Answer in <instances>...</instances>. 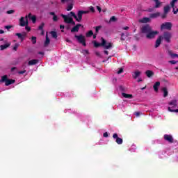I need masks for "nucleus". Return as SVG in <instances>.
Wrapping results in <instances>:
<instances>
[{
  "instance_id": "obj_1",
  "label": "nucleus",
  "mask_w": 178,
  "mask_h": 178,
  "mask_svg": "<svg viewBox=\"0 0 178 178\" xmlns=\"http://www.w3.org/2000/svg\"><path fill=\"white\" fill-rule=\"evenodd\" d=\"M141 31L142 33L147 34L146 37L149 40L155 38V35H157V34H159V33L157 31H152V28H151V26H149V25L143 26L141 29Z\"/></svg>"
},
{
  "instance_id": "obj_2",
  "label": "nucleus",
  "mask_w": 178,
  "mask_h": 178,
  "mask_svg": "<svg viewBox=\"0 0 178 178\" xmlns=\"http://www.w3.org/2000/svg\"><path fill=\"white\" fill-rule=\"evenodd\" d=\"M93 44L95 47V48H98V47H104L106 49H109V48L112 47V43H108L106 42V40L104 39V38H102V43H98L96 41L93 42Z\"/></svg>"
},
{
  "instance_id": "obj_3",
  "label": "nucleus",
  "mask_w": 178,
  "mask_h": 178,
  "mask_svg": "<svg viewBox=\"0 0 178 178\" xmlns=\"http://www.w3.org/2000/svg\"><path fill=\"white\" fill-rule=\"evenodd\" d=\"M61 17L64 19L65 23H67V24H72V26H74L76 24L74 21H73V18L69 17V15H65L63 14H61Z\"/></svg>"
},
{
  "instance_id": "obj_4",
  "label": "nucleus",
  "mask_w": 178,
  "mask_h": 178,
  "mask_svg": "<svg viewBox=\"0 0 178 178\" xmlns=\"http://www.w3.org/2000/svg\"><path fill=\"white\" fill-rule=\"evenodd\" d=\"M1 81L2 83H6V86H10V84H13L16 81L15 79H8V76L4 75L1 77Z\"/></svg>"
},
{
  "instance_id": "obj_5",
  "label": "nucleus",
  "mask_w": 178,
  "mask_h": 178,
  "mask_svg": "<svg viewBox=\"0 0 178 178\" xmlns=\"http://www.w3.org/2000/svg\"><path fill=\"white\" fill-rule=\"evenodd\" d=\"M90 11L88 10H79L78 11L77 15H76V18H75V19L76 20V22H79V23H80V22H81V19H83V15H86L87 13H89Z\"/></svg>"
},
{
  "instance_id": "obj_6",
  "label": "nucleus",
  "mask_w": 178,
  "mask_h": 178,
  "mask_svg": "<svg viewBox=\"0 0 178 178\" xmlns=\"http://www.w3.org/2000/svg\"><path fill=\"white\" fill-rule=\"evenodd\" d=\"M170 107H168L169 112H178V109L173 110L172 108H176L177 106V100H172L169 103Z\"/></svg>"
},
{
  "instance_id": "obj_7",
  "label": "nucleus",
  "mask_w": 178,
  "mask_h": 178,
  "mask_svg": "<svg viewBox=\"0 0 178 178\" xmlns=\"http://www.w3.org/2000/svg\"><path fill=\"white\" fill-rule=\"evenodd\" d=\"M75 38H76L78 42H79V44H82V45L83 47H86V37H84L83 35H75Z\"/></svg>"
},
{
  "instance_id": "obj_8",
  "label": "nucleus",
  "mask_w": 178,
  "mask_h": 178,
  "mask_svg": "<svg viewBox=\"0 0 178 178\" xmlns=\"http://www.w3.org/2000/svg\"><path fill=\"white\" fill-rule=\"evenodd\" d=\"M29 25V20L27 19V16L24 18V17H22L19 19V26L21 27H24V26Z\"/></svg>"
},
{
  "instance_id": "obj_9",
  "label": "nucleus",
  "mask_w": 178,
  "mask_h": 178,
  "mask_svg": "<svg viewBox=\"0 0 178 178\" xmlns=\"http://www.w3.org/2000/svg\"><path fill=\"white\" fill-rule=\"evenodd\" d=\"M161 30H172V23L165 22L161 24Z\"/></svg>"
},
{
  "instance_id": "obj_10",
  "label": "nucleus",
  "mask_w": 178,
  "mask_h": 178,
  "mask_svg": "<svg viewBox=\"0 0 178 178\" xmlns=\"http://www.w3.org/2000/svg\"><path fill=\"white\" fill-rule=\"evenodd\" d=\"M163 38L166 41V42H170V38H172V33L170 32H164L163 35Z\"/></svg>"
},
{
  "instance_id": "obj_11",
  "label": "nucleus",
  "mask_w": 178,
  "mask_h": 178,
  "mask_svg": "<svg viewBox=\"0 0 178 178\" xmlns=\"http://www.w3.org/2000/svg\"><path fill=\"white\" fill-rule=\"evenodd\" d=\"M113 138L115 140V143H117V144L118 145L123 144V139L119 138V136H118V134H114L113 135Z\"/></svg>"
},
{
  "instance_id": "obj_12",
  "label": "nucleus",
  "mask_w": 178,
  "mask_h": 178,
  "mask_svg": "<svg viewBox=\"0 0 178 178\" xmlns=\"http://www.w3.org/2000/svg\"><path fill=\"white\" fill-rule=\"evenodd\" d=\"M178 0H172L170 3L171 5V7L173 9V13L174 15H177V12H178V8L175 9V3H176V2H177Z\"/></svg>"
},
{
  "instance_id": "obj_13",
  "label": "nucleus",
  "mask_w": 178,
  "mask_h": 178,
  "mask_svg": "<svg viewBox=\"0 0 178 178\" xmlns=\"http://www.w3.org/2000/svg\"><path fill=\"white\" fill-rule=\"evenodd\" d=\"M80 27H81V24H76L75 26H74L72 29V30H71L72 33H76V32L79 31V30L80 29Z\"/></svg>"
},
{
  "instance_id": "obj_14",
  "label": "nucleus",
  "mask_w": 178,
  "mask_h": 178,
  "mask_svg": "<svg viewBox=\"0 0 178 178\" xmlns=\"http://www.w3.org/2000/svg\"><path fill=\"white\" fill-rule=\"evenodd\" d=\"M164 139L168 143H173V137L171 135H164Z\"/></svg>"
},
{
  "instance_id": "obj_15",
  "label": "nucleus",
  "mask_w": 178,
  "mask_h": 178,
  "mask_svg": "<svg viewBox=\"0 0 178 178\" xmlns=\"http://www.w3.org/2000/svg\"><path fill=\"white\" fill-rule=\"evenodd\" d=\"M27 19H30L31 20H32L33 23H35V22L37 21V17H35V15H31V14H29L28 15H26Z\"/></svg>"
},
{
  "instance_id": "obj_16",
  "label": "nucleus",
  "mask_w": 178,
  "mask_h": 178,
  "mask_svg": "<svg viewBox=\"0 0 178 178\" xmlns=\"http://www.w3.org/2000/svg\"><path fill=\"white\" fill-rule=\"evenodd\" d=\"M151 22V19L148 17H143L139 19V23H149Z\"/></svg>"
},
{
  "instance_id": "obj_17",
  "label": "nucleus",
  "mask_w": 178,
  "mask_h": 178,
  "mask_svg": "<svg viewBox=\"0 0 178 178\" xmlns=\"http://www.w3.org/2000/svg\"><path fill=\"white\" fill-rule=\"evenodd\" d=\"M161 42H162V36H159L158 39L156 40L155 48H158V47L161 45Z\"/></svg>"
},
{
  "instance_id": "obj_18",
  "label": "nucleus",
  "mask_w": 178,
  "mask_h": 178,
  "mask_svg": "<svg viewBox=\"0 0 178 178\" xmlns=\"http://www.w3.org/2000/svg\"><path fill=\"white\" fill-rule=\"evenodd\" d=\"M37 63H38V60L33 59V60H29L28 63V65H29V66H33L34 65H37Z\"/></svg>"
},
{
  "instance_id": "obj_19",
  "label": "nucleus",
  "mask_w": 178,
  "mask_h": 178,
  "mask_svg": "<svg viewBox=\"0 0 178 178\" xmlns=\"http://www.w3.org/2000/svg\"><path fill=\"white\" fill-rule=\"evenodd\" d=\"M161 86V82L157 81L154 83L153 88L156 92H158V89L159 88V86Z\"/></svg>"
},
{
  "instance_id": "obj_20",
  "label": "nucleus",
  "mask_w": 178,
  "mask_h": 178,
  "mask_svg": "<svg viewBox=\"0 0 178 178\" xmlns=\"http://www.w3.org/2000/svg\"><path fill=\"white\" fill-rule=\"evenodd\" d=\"M155 2L154 8L156 9H158V8H161V6L162 5V2L159 1V0H153Z\"/></svg>"
},
{
  "instance_id": "obj_21",
  "label": "nucleus",
  "mask_w": 178,
  "mask_h": 178,
  "mask_svg": "<svg viewBox=\"0 0 178 178\" xmlns=\"http://www.w3.org/2000/svg\"><path fill=\"white\" fill-rule=\"evenodd\" d=\"M161 16V13H154L150 15L151 19H156V17H159Z\"/></svg>"
},
{
  "instance_id": "obj_22",
  "label": "nucleus",
  "mask_w": 178,
  "mask_h": 178,
  "mask_svg": "<svg viewBox=\"0 0 178 178\" xmlns=\"http://www.w3.org/2000/svg\"><path fill=\"white\" fill-rule=\"evenodd\" d=\"M10 47V43H6L5 44H2L0 46L1 51H3V49H6V48Z\"/></svg>"
},
{
  "instance_id": "obj_23",
  "label": "nucleus",
  "mask_w": 178,
  "mask_h": 178,
  "mask_svg": "<svg viewBox=\"0 0 178 178\" xmlns=\"http://www.w3.org/2000/svg\"><path fill=\"white\" fill-rule=\"evenodd\" d=\"M145 74L147 77L151 78L152 76H154V73L151 70H147L145 72Z\"/></svg>"
},
{
  "instance_id": "obj_24",
  "label": "nucleus",
  "mask_w": 178,
  "mask_h": 178,
  "mask_svg": "<svg viewBox=\"0 0 178 178\" xmlns=\"http://www.w3.org/2000/svg\"><path fill=\"white\" fill-rule=\"evenodd\" d=\"M141 74V72L137 70V71H135L133 74V77L134 79H137V77H139V76H140Z\"/></svg>"
},
{
  "instance_id": "obj_25",
  "label": "nucleus",
  "mask_w": 178,
  "mask_h": 178,
  "mask_svg": "<svg viewBox=\"0 0 178 178\" xmlns=\"http://www.w3.org/2000/svg\"><path fill=\"white\" fill-rule=\"evenodd\" d=\"M51 16H53V21L54 22H58V20H59V18L58 17V16H56L55 15L54 12H50L49 13Z\"/></svg>"
},
{
  "instance_id": "obj_26",
  "label": "nucleus",
  "mask_w": 178,
  "mask_h": 178,
  "mask_svg": "<svg viewBox=\"0 0 178 178\" xmlns=\"http://www.w3.org/2000/svg\"><path fill=\"white\" fill-rule=\"evenodd\" d=\"M45 26V24H44V22H42L38 27V30H40L42 32H41V34L42 35H44V26Z\"/></svg>"
},
{
  "instance_id": "obj_27",
  "label": "nucleus",
  "mask_w": 178,
  "mask_h": 178,
  "mask_svg": "<svg viewBox=\"0 0 178 178\" xmlns=\"http://www.w3.org/2000/svg\"><path fill=\"white\" fill-rule=\"evenodd\" d=\"M122 97H124V98H128L129 99H131V98H133V95L122 93Z\"/></svg>"
},
{
  "instance_id": "obj_28",
  "label": "nucleus",
  "mask_w": 178,
  "mask_h": 178,
  "mask_svg": "<svg viewBox=\"0 0 178 178\" xmlns=\"http://www.w3.org/2000/svg\"><path fill=\"white\" fill-rule=\"evenodd\" d=\"M50 40L49 38H48V35H46V40L44 42V47H48L49 44Z\"/></svg>"
},
{
  "instance_id": "obj_29",
  "label": "nucleus",
  "mask_w": 178,
  "mask_h": 178,
  "mask_svg": "<svg viewBox=\"0 0 178 178\" xmlns=\"http://www.w3.org/2000/svg\"><path fill=\"white\" fill-rule=\"evenodd\" d=\"M162 91H163V93H164L163 97H168V88H163Z\"/></svg>"
},
{
  "instance_id": "obj_30",
  "label": "nucleus",
  "mask_w": 178,
  "mask_h": 178,
  "mask_svg": "<svg viewBox=\"0 0 178 178\" xmlns=\"http://www.w3.org/2000/svg\"><path fill=\"white\" fill-rule=\"evenodd\" d=\"M66 9L67 12H70V10H72V9H73V4L72 3L67 4Z\"/></svg>"
},
{
  "instance_id": "obj_31",
  "label": "nucleus",
  "mask_w": 178,
  "mask_h": 178,
  "mask_svg": "<svg viewBox=\"0 0 178 178\" xmlns=\"http://www.w3.org/2000/svg\"><path fill=\"white\" fill-rule=\"evenodd\" d=\"M169 10H170V6H165L164 7V13H168Z\"/></svg>"
},
{
  "instance_id": "obj_32",
  "label": "nucleus",
  "mask_w": 178,
  "mask_h": 178,
  "mask_svg": "<svg viewBox=\"0 0 178 178\" xmlns=\"http://www.w3.org/2000/svg\"><path fill=\"white\" fill-rule=\"evenodd\" d=\"M15 35H17V37H18V38H19L22 41L24 40V38L23 37V35H22V33H17Z\"/></svg>"
},
{
  "instance_id": "obj_33",
  "label": "nucleus",
  "mask_w": 178,
  "mask_h": 178,
  "mask_svg": "<svg viewBox=\"0 0 178 178\" xmlns=\"http://www.w3.org/2000/svg\"><path fill=\"white\" fill-rule=\"evenodd\" d=\"M51 35L53 37V38H58V35H57L56 32H55V31H51Z\"/></svg>"
},
{
  "instance_id": "obj_34",
  "label": "nucleus",
  "mask_w": 178,
  "mask_h": 178,
  "mask_svg": "<svg viewBox=\"0 0 178 178\" xmlns=\"http://www.w3.org/2000/svg\"><path fill=\"white\" fill-rule=\"evenodd\" d=\"M94 33L92 32V31H89L87 33H86V37H91V35H93Z\"/></svg>"
},
{
  "instance_id": "obj_35",
  "label": "nucleus",
  "mask_w": 178,
  "mask_h": 178,
  "mask_svg": "<svg viewBox=\"0 0 178 178\" xmlns=\"http://www.w3.org/2000/svg\"><path fill=\"white\" fill-rule=\"evenodd\" d=\"M129 151H131V152H136V145H133Z\"/></svg>"
},
{
  "instance_id": "obj_36",
  "label": "nucleus",
  "mask_w": 178,
  "mask_h": 178,
  "mask_svg": "<svg viewBox=\"0 0 178 178\" xmlns=\"http://www.w3.org/2000/svg\"><path fill=\"white\" fill-rule=\"evenodd\" d=\"M31 41H32L33 44H35L37 42V38L35 36H33L31 38Z\"/></svg>"
},
{
  "instance_id": "obj_37",
  "label": "nucleus",
  "mask_w": 178,
  "mask_h": 178,
  "mask_svg": "<svg viewBox=\"0 0 178 178\" xmlns=\"http://www.w3.org/2000/svg\"><path fill=\"white\" fill-rule=\"evenodd\" d=\"M111 22H116V17L115 16L111 17L109 23H111Z\"/></svg>"
},
{
  "instance_id": "obj_38",
  "label": "nucleus",
  "mask_w": 178,
  "mask_h": 178,
  "mask_svg": "<svg viewBox=\"0 0 178 178\" xmlns=\"http://www.w3.org/2000/svg\"><path fill=\"white\" fill-rule=\"evenodd\" d=\"M70 15L72 16V17H74V19H77V15H76V14L73 12H70Z\"/></svg>"
},
{
  "instance_id": "obj_39",
  "label": "nucleus",
  "mask_w": 178,
  "mask_h": 178,
  "mask_svg": "<svg viewBox=\"0 0 178 178\" xmlns=\"http://www.w3.org/2000/svg\"><path fill=\"white\" fill-rule=\"evenodd\" d=\"M120 40L122 41H124V40H126V37H124V33H121V38H120Z\"/></svg>"
},
{
  "instance_id": "obj_40",
  "label": "nucleus",
  "mask_w": 178,
  "mask_h": 178,
  "mask_svg": "<svg viewBox=\"0 0 178 178\" xmlns=\"http://www.w3.org/2000/svg\"><path fill=\"white\" fill-rule=\"evenodd\" d=\"M62 5H65V3H67L69 2V0H60Z\"/></svg>"
},
{
  "instance_id": "obj_41",
  "label": "nucleus",
  "mask_w": 178,
  "mask_h": 178,
  "mask_svg": "<svg viewBox=\"0 0 178 178\" xmlns=\"http://www.w3.org/2000/svg\"><path fill=\"white\" fill-rule=\"evenodd\" d=\"M17 48H19V44L16 43L13 47L14 51H17Z\"/></svg>"
},
{
  "instance_id": "obj_42",
  "label": "nucleus",
  "mask_w": 178,
  "mask_h": 178,
  "mask_svg": "<svg viewBox=\"0 0 178 178\" xmlns=\"http://www.w3.org/2000/svg\"><path fill=\"white\" fill-rule=\"evenodd\" d=\"M178 61H176L175 60H170L169 63H171V65H176V63H177Z\"/></svg>"
},
{
  "instance_id": "obj_43",
  "label": "nucleus",
  "mask_w": 178,
  "mask_h": 178,
  "mask_svg": "<svg viewBox=\"0 0 178 178\" xmlns=\"http://www.w3.org/2000/svg\"><path fill=\"white\" fill-rule=\"evenodd\" d=\"M101 26H96L95 28V31L96 33H98L99 31V30H101Z\"/></svg>"
},
{
  "instance_id": "obj_44",
  "label": "nucleus",
  "mask_w": 178,
  "mask_h": 178,
  "mask_svg": "<svg viewBox=\"0 0 178 178\" xmlns=\"http://www.w3.org/2000/svg\"><path fill=\"white\" fill-rule=\"evenodd\" d=\"M170 56H171V58H178V54H171Z\"/></svg>"
},
{
  "instance_id": "obj_45",
  "label": "nucleus",
  "mask_w": 178,
  "mask_h": 178,
  "mask_svg": "<svg viewBox=\"0 0 178 178\" xmlns=\"http://www.w3.org/2000/svg\"><path fill=\"white\" fill-rule=\"evenodd\" d=\"M12 13H15V11L13 10H10L7 11L8 15H12Z\"/></svg>"
},
{
  "instance_id": "obj_46",
  "label": "nucleus",
  "mask_w": 178,
  "mask_h": 178,
  "mask_svg": "<svg viewBox=\"0 0 178 178\" xmlns=\"http://www.w3.org/2000/svg\"><path fill=\"white\" fill-rule=\"evenodd\" d=\"M18 74H24V73H26V70H23V71H19L17 72Z\"/></svg>"
},
{
  "instance_id": "obj_47",
  "label": "nucleus",
  "mask_w": 178,
  "mask_h": 178,
  "mask_svg": "<svg viewBox=\"0 0 178 178\" xmlns=\"http://www.w3.org/2000/svg\"><path fill=\"white\" fill-rule=\"evenodd\" d=\"M121 73H123V68H120V70L118 71V74H120Z\"/></svg>"
},
{
  "instance_id": "obj_48",
  "label": "nucleus",
  "mask_w": 178,
  "mask_h": 178,
  "mask_svg": "<svg viewBox=\"0 0 178 178\" xmlns=\"http://www.w3.org/2000/svg\"><path fill=\"white\" fill-rule=\"evenodd\" d=\"M25 26H26L25 29H26V30H27V31H30L31 30V28H30V26H29L27 25H25Z\"/></svg>"
},
{
  "instance_id": "obj_49",
  "label": "nucleus",
  "mask_w": 178,
  "mask_h": 178,
  "mask_svg": "<svg viewBox=\"0 0 178 178\" xmlns=\"http://www.w3.org/2000/svg\"><path fill=\"white\" fill-rule=\"evenodd\" d=\"M134 115H135L137 118H138V116H140V115H141V113H140V112H136V113H134Z\"/></svg>"
},
{
  "instance_id": "obj_50",
  "label": "nucleus",
  "mask_w": 178,
  "mask_h": 178,
  "mask_svg": "<svg viewBox=\"0 0 178 178\" xmlns=\"http://www.w3.org/2000/svg\"><path fill=\"white\" fill-rule=\"evenodd\" d=\"M166 15H168V13H163L162 15H161V17L162 19H165L166 17Z\"/></svg>"
},
{
  "instance_id": "obj_51",
  "label": "nucleus",
  "mask_w": 178,
  "mask_h": 178,
  "mask_svg": "<svg viewBox=\"0 0 178 178\" xmlns=\"http://www.w3.org/2000/svg\"><path fill=\"white\" fill-rule=\"evenodd\" d=\"M11 27L12 26H5V29H6V30H10Z\"/></svg>"
},
{
  "instance_id": "obj_52",
  "label": "nucleus",
  "mask_w": 178,
  "mask_h": 178,
  "mask_svg": "<svg viewBox=\"0 0 178 178\" xmlns=\"http://www.w3.org/2000/svg\"><path fill=\"white\" fill-rule=\"evenodd\" d=\"M90 10L91 12H95V10L94 9V7H92V6H91V7L90 8Z\"/></svg>"
},
{
  "instance_id": "obj_53",
  "label": "nucleus",
  "mask_w": 178,
  "mask_h": 178,
  "mask_svg": "<svg viewBox=\"0 0 178 178\" xmlns=\"http://www.w3.org/2000/svg\"><path fill=\"white\" fill-rule=\"evenodd\" d=\"M60 30H62V31L63 32V29H65V26H63V25H60Z\"/></svg>"
},
{
  "instance_id": "obj_54",
  "label": "nucleus",
  "mask_w": 178,
  "mask_h": 178,
  "mask_svg": "<svg viewBox=\"0 0 178 178\" xmlns=\"http://www.w3.org/2000/svg\"><path fill=\"white\" fill-rule=\"evenodd\" d=\"M97 9L99 12V13H101V10H102L101 8L99 6H97Z\"/></svg>"
},
{
  "instance_id": "obj_55",
  "label": "nucleus",
  "mask_w": 178,
  "mask_h": 178,
  "mask_svg": "<svg viewBox=\"0 0 178 178\" xmlns=\"http://www.w3.org/2000/svg\"><path fill=\"white\" fill-rule=\"evenodd\" d=\"M104 137H108V132H105L104 134H103Z\"/></svg>"
},
{
  "instance_id": "obj_56",
  "label": "nucleus",
  "mask_w": 178,
  "mask_h": 178,
  "mask_svg": "<svg viewBox=\"0 0 178 178\" xmlns=\"http://www.w3.org/2000/svg\"><path fill=\"white\" fill-rule=\"evenodd\" d=\"M120 90L121 91H124V88H123V86H120Z\"/></svg>"
},
{
  "instance_id": "obj_57",
  "label": "nucleus",
  "mask_w": 178,
  "mask_h": 178,
  "mask_svg": "<svg viewBox=\"0 0 178 178\" xmlns=\"http://www.w3.org/2000/svg\"><path fill=\"white\" fill-rule=\"evenodd\" d=\"M38 54L42 55V56H44V52H42V51H39Z\"/></svg>"
},
{
  "instance_id": "obj_58",
  "label": "nucleus",
  "mask_w": 178,
  "mask_h": 178,
  "mask_svg": "<svg viewBox=\"0 0 178 178\" xmlns=\"http://www.w3.org/2000/svg\"><path fill=\"white\" fill-rule=\"evenodd\" d=\"M129 29V26H124L122 28L123 30H127Z\"/></svg>"
},
{
  "instance_id": "obj_59",
  "label": "nucleus",
  "mask_w": 178,
  "mask_h": 178,
  "mask_svg": "<svg viewBox=\"0 0 178 178\" xmlns=\"http://www.w3.org/2000/svg\"><path fill=\"white\" fill-rule=\"evenodd\" d=\"M4 31L2 29H0V34H3Z\"/></svg>"
},
{
  "instance_id": "obj_60",
  "label": "nucleus",
  "mask_w": 178,
  "mask_h": 178,
  "mask_svg": "<svg viewBox=\"0 0 178 178\" xmlns=\"http://www.w3.org/2000/svg\"><path fill=\"white\" fill-rule=\"evenodd\" d=\"M15 70H16V67H13V68L11 69V71H13V72H14Z\"/></svg>"
},
{
  "instance_id": "obj_61",
  "label": "nucleus",
  "mask_w": 178,
  "mask_h": 178,
  "mask_svg": "<svg viewBox=\"0 0 178 178\" xmlns=\"http://www.w3.org/2000/svg\"><path fill=\"white\" fill-rule=\"evenodd\" d=\"M104 54H105V55H108V51H104Z\"/></svg>"
},
{
  "instance_id": "obj_62",
  "label": "nucleus",
  "mask_w": 178,
  "mask_h": 178,
  "mask_svg": "<svg viewBox=\"0 0 178 178\" xmlns=\"http://www.w3.org/2000/svg\"><path fill=\"white\" fill-rule=\"evenodd\" d=\"M140 81H143V79H139L138 80V83H140Z\"/></svg>"
},
{
  "instance_id": "obj_63",
  "label": "nucleus",
  "mask_w": 178,
  "mask_h": 178,
  "mask_svg": "<svg viewBox=\"0 0 178 178\" xmlns=\"http://www.w3.org/2000/svg\"><path fill=\"white\" fill-rule=\"evenodd\" d=\"M67 42H70V40H69L68 39L66 40Z\"/></svg>"
},
{
  "instance_id": "obj_64",
  "label": "nucleus",
  "mask_w": 178,
  "mask_h": 178,
  "mask_svg": "<svg viewBox=\"0 0 178 178\" xmlns=\"http://www.w3.org/2000/svg\"><path fill=\"white\" fill-rule=\"evenodd\" d=\"M93 38H97V36L95 35H94Z\"/></svg>"
}]
</instances>
